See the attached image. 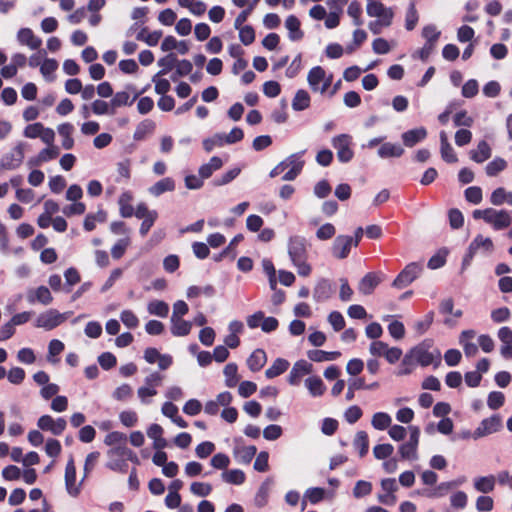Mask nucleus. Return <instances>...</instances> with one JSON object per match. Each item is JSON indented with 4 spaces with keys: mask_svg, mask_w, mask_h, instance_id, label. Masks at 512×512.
Masks as SVG:
<instances>
[{
    "mask_svg": "<svg viewBox=\"0 0 512 512\" xmlns=\"http://www.w3.org/2000/svg\"><path fill=\"white\" fill-rule=\"evenodd\" d=\"M287 252L293 266L299 276L307 277L311 274L312 267L308 263V244L305 237L300 235L290 236L287 243Z\"/></svg>",
    "mask_w": 512,
    "mask_h": 512,
    "instance_id": "1",
    "label": "nucleus"
},
{
    "mask_svg": "<svg viewBox=\"0 0 512 512\" xmlns=\"http://www.w3.org/2000/svg\"><path fill=\"white\" fill-rule=\"evenodd\" d=\"M409 357L422 367L433 364L438 367L441 364V352L434 347L433 340L425 339L421 343L411 348L408 352Z\"/></svg>",
    "mask_w": 512,
    "mask_h": 512,
    "instance_id": "2",
    "label": "nucleus"
},
{
    "mask_svg": "<svg viewBox=\"0 0 512 512\" xmlns=\"http://www.w3.org/2000/svg\"><path fill=\"white\" fill-rule=\"evenodd\" d=\"M307 82L313 92L324 94L332 83V75H327L321 66H315L308 72Z\"/></svg>",
    "mask_w": 512,
    "mask_h": 512,
    "instance_id": "3",
    "label": "nucleus"
},
{
    "mask_svg": "<svg viewBox=\"0 0 512 512\" xmlns=\"http://www.w3.org/2000/svg\"><path fill=\"white\" fill-rule=\"evenodd\" d=\"M494 249V244L491 238L477 235L470 243L467 253L463 258V266L470 264L473 257L477 254L489 255Z\"/></svg>",
    "mask_w": 512,
    "mask_h": 512,
    "instance_id": "4",
    "label": "nucleus"
},
{
    "mask_svg": "<svg viewBox=\"0 0 512 512\" xmlns=\"http://www.w3.org/2000/svg\"><path fill=\"white\" fill-rule=\"evenodd\" d=\"M409 431V440L399 446L398 452L402 459L415 461L418 459L420 429L417 426H410Z\"/></svg>",
    "mask_w": 512,
    "mask_h": 512,
    "instance_id": "5",
    "label": "nucleus"
},
{
    "mask_svg": "<svg viewBox=\"0 0 512 512\" xmlns=\"http://www.w3.org/2000/svg\"><path fill=\"white\" fill-rule=\"evenodd\" d=\"M332 146L337 151V158L341 163H348L354 157L351 149L352 136L349 134H340L332 138Z\"/></svg>",
    "mask_w": 512,
    "mask_h": 512,
    "instance_id": "6",
    "label": "nucleus"
},
{
    "mask_svg": "<svg viewBox=\"0 0 512 512\" xmlns=\"http://www.w3.org/2000/svg\"><path fill=\"white\" fill-rule=\"evenodd\" d=\"M381 492L377 494V501L386 506H394L397 502L396 492L399 489L395 478H384L380 482Z\"/></svg>",
    "mask_w": 512,
    "mask_h": 512,
    "instance_id": "7",
    "label": "nucleus"
},
{
    "mask_svg": "<svg viewBox=\"0 0 512 512\" xmlns=\"http://www.w3.org/2000/svg\"><path fill=\"white\" fill-rule=\"evenodd\" d=\"M422 265L417 262H411L394 279L392 286L397 289H403L410 285L422 272Z\"/></svg>",
    "mask_w": 512,
    "mask_h": 512,
    "instance_id": "8",
    "label": "nucleus"
},
{
    "mask_svg": "<svg viewBox=\"0 0 512 512\" xmlns=\"http://www.w3.org/2000/svg\"><path fill=\"white\" fill-rule=\"evenodd\" d=\"M66 320V314L55 309L41 313L36 319V326L45 330H52Z\"/></svg>",
    "mask_w": 512,
    "mask_h": 512,
    "instance_id": "9",
    "label": "nucleus"
},
{
    "mask_svg": "<svg viewBox=\"0 0 512 512\" xmlns=\"http://www.w3.org/2000/svg\"><path fill=\"white\" fill-rule=\"evenodd\" d=\"M37 426L39 429L49 431L53 435H60L66 429L67 422L62 417L54 419L50 415H42L37 421Z\"/></svg>",
    "mask_w": 512,
    "mask_h": 512,
    "instance_id": "10",
    "label": "nucleus"
},
{
    "mask_svg": "<svg viewBox=\"0 0 512 512\" xmlns=\"http://www.w3.org/2000/svg\"><path fill=\"white\" fill-rule=\"evenodd\" d=\"M367 15L376 19L393 20L394 10L386 7L381 0H366Z\"/></svg>",
    "mask_w": 512,
    "mask_h": 512,
    "instance_id": "11",
    "label": "nucleus"
},
{
    "mask_svg": "<svg viewBox=\"0 0 512 512\" xmlns=\"http://www.w3.org/2000/svg\"><path fill=\"white\" fill-rule=\"evenodd\" d=\"M486 223L490 224L495 230H502L511 225L512 217L505 210L488 208V217Z\"/></svg>",
    "mask_w": 512,
    "mask_h": 512,
    "instance_id": "12",
    "label": "nucleus"
},
{
    "mask_svg": "<svg viewBox=\"0 0 512 512\" xmlns=\"http://www.w3.org/2000/svg\"><path fill=\"white\" fill-rule=\"evenodd\" d=\"M501 427V419L498 416H492L483 419L479 426L475 429L472 437L476 440L487 435L497 432Z\"/></svg>",
    "mask_w": 512,
    "mask_h": 512,
    "instance_id": "13",
    "label": "nucleus"
},
{
    "mask_svg": "<svg viewBox=\"0 0 512 512\" xmlns=\"http://www.w3.org/2000/svg\"><path fill=\"white\" fill-rule=\"evenodd\" d=\"M24 149L25 144L20 142L18 143L10 153L6 154L2 160L1 164L5 169L12 170L18 168L24 159Z\"/></svg>",
    "mask_w": 512,
    "mask_h": 512,
    "instance_id": "14",
    "label": "nucleus"
},
{
    "mask_svg": "<svg viewBox=\"0 0 512 512\" xmlns=\"http://www.w3.org/2000/svg\"><path fill=\"white\" fill-rule=\"evenodd\" d=\"M312 364L305 360L297 361L288 376V382L292 386H297L300 384L301 379L305 375H309L312 372Z\"/></svg>",
    "mask_w": 512,
    "mask_h": 512,
    "instance_id": "15",
    "label": "nucleus"
},
{
    "mask_svg": "<svg viewBox=\"0 0 512 512\" xmlns=\"http://www.w3.org/2000/svg\"><path fill=\"white\" fill-rule=\"evenodd\" d=\"M352 246H354L352 237L339 235L333 242L332 254L337 259H344L349 255Z\"/></svg>",
    "mask_w": 512,
    "mask_h": 512,
    "instance_id": "16",
    "label": "nucleus"
},
{
    "mask_svg": "<svg viewBox=\"0 0 512 512\" xmlns=\"http://www.w3.org/2000/svg\"><path fill=\"white\" fill-rule=\"evenodd\" d=\"M65 485L69 495L75 497L80 492V485L76 484V468L71 457L65 468Z\"/></svg>",
    "mask_w": 512,
    "mask_h": 512,
    "instance_id": "17",
    "label": "nucleus"
},
{
    "mask_svg": "<svg viewBox=\"0 0 512 512\" xmlns=\"http://www.w3.org/2000/svg\"><path fill=\"white\" fill-rule=\"evenodd\" d=\"M381 277L379 273H367L358 283L357 289L363 295H370L380 284Z\"/></svg>",
    "mask_w": 512,
    "mask_h": 512,
    "instance_id": "18",
    "label": "nucleus"
},
{
    "mask_svg": "<svg viewBox=\"0 0 512 512\" xmlns=\"http://www.w3.org/2000/svg\"><path fill=\"white\" fill-rule=\"evenodd\" d=\"M59 149L55 145L48 146L45 149H42L36 157L30 158L27 162L29 167H36L41 165L42 163L51 161L58 157Z\"/></svg>",
    "mask_w": 512,
    "mask_h": 512,
    "instance_id": "19",
    "label": "nucleus"
},
{
    "mask_svg": "<svg viewBox=\"0 0 512 512\" xmlns=\"http://www.w3.org/2000/svg\"><path fill=\"white\" fill-rule=\"evenodd\" d=\"M27 300L31 304L39 302L43 305H49L53 301V297L46 286H39L27 292Z\"/></svg>",
    "mask_w": 512,
    "mask_h": 512,
    "instance_id": "20",
    "label": "nucleus"
},
{
    "mask_svg": "<svg viewBox=\"0 0 512 512\" xmlns=\"http://www.w3.org/2000/svg\"><path fill=\"white\" fill-rule=\"evenodd\" d=\"M17 40L21 45H26L32 50L38 49L42 44V40L30 28H21L17 33Z\"/></svg>",
    "mask_w": 512,
    "mask_h": 512,
    "instance_id": "21",
    "label": "nucleus"
},
{
    "mask_svg": "<svg viewBox=\"0 0 512 512\" xmlns=\"http://www.w3.org/2000/svg\"><path fill=\"white\" fill-rule=\"evenodd\" d=\"M497 336L502 342L501 355L506 359H512V330L509 327H501Z\"/></svg>",
    "mask_w": 512,
    "mask_h": 512,
    "instance_id": "22",
    "label": "nucleus"
},
{
    "mask_svg": "<svg viewBox=\"0 0 512 512\" xmlns=\"http://www.w3.org/2000/svg\"><path fill=\"white\" fill-rule=\"evenodd\" d=\"M427 136V130L424 127L408 130L401 135L403 144L406 147H413L417 143L423 141Z\"/></svg>",
    "mask_w": 512,
    "mask_h": 512,
    "instance_id": "23",
    "label": "nucleus"
},
{
    "mask_svg": "<svg viewBox=\"0 0 512 512\" xmlns=\"http://www.w3.org/2000/svg\"><path fill=\"white\" fill-rule=\"evenodd\" d=\"M175 190V181L171 177L163 178L148 188L149 194L154 197H159L166 192Z\"/></svg>",
    "mask_w": 512,
    "mask_h": 512,
    "instance_id": "24",
    "label": "nucleus"
},
{
    "mask_svg": "<svg viewBox=\"0 0 512 512\" xmlns=\"http://www.w3.org/2000/svg\"><path fill=\"white\" fill-rule=\"evenodd\" d=\"M304 384L312 397H321L326 391V386L319 376H309L305 379Z\"/></svg>",
    "mask_w": 512,
    "mask_h": 512,
    "instance_id": "25",
    "label": "nucleus"
},
{
    "mask_svg": "<svg viewBox=\"0 0 512 512\" xmlns=\"http://www.w3.org/2000/svg\"><path fill=\"white\" fill-rule=\"evenodd\" d=\"M377 154L382 159L398 158L404 154V149L400 144L385 142L382 143Z\"/></svg>",
    "mask_w": 512,
    "mask_h": 512,
    "instance_id": "26",
    "label": "nucleus"
},
{
    "mask_svg": "<svg viewBox=\"0 0 512 512\" xmlns=\"http://www.w3.org/2000/svg\"><path fill=\"white\" fill-rule=\"evenodd\" d=\"M348 0H330V4H337L336 11H331L325 17V26L328 29L336 28L340 22V15L342 13L343 6Z\"/></svg>",
    "mask_w": 512,
    "mask_h": 512,
    "instance_id": "27",
    "label": "nucleus"
},
{
    "mask_svg": "<svg viewBox=\"0 0 512 512\" xmlns=\"http://www.w3.org/2000/svg\"><path fill=\"white\" fill-rule=\"evenodd\" d=\"M223 166V161L218 156H213L208 163L199 167V176L205 180L212 176V174Z\"/></svg>",
    "mask_w": 512,
    "mask_h": 512,
    "instance_id": "28",
    "label": "nucleus"
},
{
    "mask_svg": "<svg viewBox=\"0 0 512 512\" xmlns=\"http://www.w3.org/2000/svg\"><path fill=\"white\" fill-rule=\"evenodd\" d=\"M332 293L333 288L331 283L326 279H322L316 284L313 291V297L317 302H322L329 299Z\"/></svg>",
    "mask_w": 512,
    "mask_h": 512,
    "instance_id": "29",
    "label": "nucleus"
},
{
    "mask_svg": "<svg viewBox=\"0 0 512 512\" xmlns=\"http://www.w3.org/2000/svg\"><path fill=\"white\" fill-rule=\"evenodd\" d=\"M496 477L493 475L476 477L473 486L476 491L487 494L494 490Z\"/></svg>",
    "mask_w": 512,
    "mask_h": 512,
    "instance_id": "30",
    "label": "nucleus"
},
{
    "mask_svg": "<svg viewBox=\"0 0 512 512\" xmlns=\"http://www.w3.org/2000/svg\"><path fill=\"white\" fill-rule=\"evenodd\" d=\"M57 131L63 138L62 147L66 150L72 149L74 147V139L72 138L74 126L71 123H62L57 127Z\"/></svg>",
    "mask_w": 512,
    "mask_h": 512,
    "instance_id": "31",
    "label": "nucleus"
},
{
    "mask_svg": "<svg viewBox=\"0 0 512 512\" xmlns=\"http://www.w3.org/2000/svg\"><path fill=\"white\" fill-rule=\"evenodd\" d=\"M285 27L288 30V37L291 41H298L303 38V32L300 29V21L294 15L287 17Z\"/></svg>",
    "mask_w": 512,
    "mask_h": 512,
    "instance_id": "32",
    "label": "nucleus"
},
{
    "mask_svg": "<svg viewBox=\"0 0 512 512\" xmlns=\"http://www.w3.org/2000/svg\"><path fill=\"white\" fill-rule=\"evenodd\" d=\"M491 157V148L489 144L482 140L478 143L475 150L470 151V158L476 163H483Z\"/></svg>",
    "mask_w": 512,
    "mask_h": 512,
    "instance_id": "33",
    "label": "nucleus"
},
{
    "mask_svg": "<svg viewBox=\"0 0 512 512\" xmlns=\"http://www.w3.org/2000/svg\"><path fill=\"white\" fill-rule=\"evenodd\" d=\"M310 102L311 98L309 93L304 89H299L296 91L292 100V109L297 112L303 111L309 108Z\"/></svg>",
    "mask_w": 512,
    "mask_h": 512,
    "instance_id": "34",
    "label": "nucleus"
},
{
    "mask_svg": "<svg viewBox=\"0 0 512 512\" xmlns=\"http://www.w3.org/2000/svg\"><path fill=\"white\" fill-rule=\"evenodd\" d=\"M266 353L262 349H256L247 359V365L253 372L259 371L266 363Z\"/></svg>",
    "mask_w": 512,
    "mask_h": 512,
    "instance_id": "35",
    "label": "nucleus"
},
{
    "mask_svg": "<svg viewBox=\"0 0 512 512\" xmlns=\"http://www.w3.org/2000/svg\"><path fill=\"white\" fill-rule=\"evenodd\" d=\"M133 196L129 191L123 192L118 200L120 214L124 218H129L134 214V209L132 206Z\"/></svg>",
    "mask_w": 512,
    "mask_h": 512,
    "instance_id": "36",
    "label": "nucleus"
},
{
    "mask_svg": "<svg viewBox=\"0 0 512 512\" xmlns=\"http://www.w3.org/2000/svg\"><path fill=\"white\" fill-rule=\"evenodd\" d=\"M171 333L176 337H183L188 335L192 329V322L180 319H170Z\"/></svg>",
    "mask_w": 512,
    "mask_h": 512,
    "instance_id": "37",
    "label": "nucleus"
},
{
    "mask_svg": "<svg viewBox=\"0 0 512 512\" xmlns=\"http://www.w3.org/2000/svg\"><path fill=\"white\" fill-rule=\"evenodd\" d=\"M155 123L150 119H145L140 122L133 134V138L136 141L144 140L148 135L152 134L155 130Z\"/></svg>",
    "mask_w": 512,
    "mask_h": 512,
    "instance_id": "38",
    "label": "nucleus"
},
{
    "mask_svg": "<svg viewBox=\"0 0 512 512\" xmlns=\"http://www.w3.org/2000/svg\"><path fill=\"white\" fill-rule=\"evenodd\" d=\"M141 93L136 92L133 98H130V94L128 91H119L115 93L111 99L112 106L116 110L122 106H130L133 102L138 98Z\"/></svg>",
    "mask_w": 512,
    "mask_h": 512,
    "instance_id": "39",
    "label": "nucleus"
},
{
    "mask_svg": "<svg viewBox=\"0 0 512 512\" xmlns=\"http://www.w3.org/2000/svg\"><path fill=\"white\" fill-rule=\"evenodd\" d=\"M440 35L441 31L434 24H428L422 28L421 36L425 39V45L435 48Z\"/></svg>",
    "mask_w": 512,
    "mask_h": 512,
    "instance_id": "40",
    "label": "nucleus"
},
{
    "mask_svg": "<svg viewBox=\"0 0 512 512\" xmlns=\"http://www.w3.org/2000/svg\"><path fill=\"white\" fill-rule=\"evenodd\" d=\"M308 358L314 362L333 361L337 359L341 353L338 351L326 352L323 350H310L308 351Z\"/></svg>",
    "mask_w": 512,
    "mask_h": 512,
    "instance_id": "41",
    "label": "nucleus"
},
{
    "mask_svg": "<svg viewBox=\"0 0 512 512\" xmlns=\"http://www.w3.org/2000/svg\"><path fill=\"white\" fill-rule=\"evenodd\" d=\"M490 202L496 206H500L504 203L512 205V192L499 187L492 192Z\"/></svg>",
    "mask_w": 512,
    "mask_h": 512,
    "instance_id": "42",
    "label": "nucleus"
},
{
    "mask_svg": "<svg viewBox=\"0 0 512 512\" xmlns=\"http://www.w3.org/2000/svg\"><path fill=\"white\" fill-rule=\"evenodd\" d=\"M147 311L151 315L165 318L169 313V305L162 300H152L147 304Z\"/></svg>",
    "mask_w": 512,
    "mask_h": 512,
    "instance_id": "43",
    "label": "nucleus"
},
{
    "mask_svg": "<svg viewBox=\"0 0 512 512\" xmlns=\"http://www.w3.org/2000/svg\"><path fill=\"white\" fill-rule=\"evenodd\" d=\"M289 367V362L283 358H277L265 371L267 378L272 379L283 374Z\"/></svg>",
    "mask_w": 512,
    "mask_h": 512,
    "instance_id": "44",
    "label": "nucleus"
},
{
    "mask_svg": "<svg viewBox=\"0 0 512 512\" xmlns=\"http://www.w3.org/2000/svg\"><path fill=\"white\" fill-rule=\"evenodd\" d=\"M91 111L95 115H114L115 109L112 106V102H106L104 100L97 99L91 103Z\"/></svg>",
    "mask_w": 512,
    "mask_h": 512,
    "instance_id": "45",
    "label": "nucleus"
},
{
    "mask_svg": "<svg viewBox=\"0 0 512 512\" xmlns=\"http://www.w3.org/2000/svg\"><path fill=\"white\" fill-rule=\"evenodd\" d=\"M419 21V13L416 9L415 3L412 1L409 3L405 12V28L407 31L415 29Z\"/></svg>",
    "mask_w": 512,
    "mask_h": 512,
    "instance_id": "46",
    "label": "nucleus"
},
{
    "mask_svg": "<svg viewBox=\"0 0 512 512\" xmlns=\"http://www.w3.org/2000/svg\"><path fill=\"white\" fill-rule=\"evenodd\" d=\"M238 367L235 363H228L223 370L225 376V385L229 388H233L237 385L239 377L237 374Z\"/></svg>",
    "mask_w": 512,
    "mask_h": 512,
    "instance_id": "47",
    "label": "nucleus"
},
{
    "mask_svg": "<svg viewBox=\"0 0 512 512\" xmlns=\"http://www.w3.org/2000/svg\"><path fill=\"white\" fill-rule=\"evenodd\" d=\"M302 153L303 152L291 154L285 160H283L285 169L300 173L304 166V161L301 159Z\"/></svg>",
    "mask_w": 512,
    "mask_h": 512,
    "instance_id": "48",
    "label": "nucleus"
},
{
    "mask_svg": "<svg viewBox=\"0 0 512 512\" xmlns=\"http://www.w3.org/2000/svg\"><path fill=\"white\" fill-rule=\"evenodd\" d=\"M392 423L391 416L386 412H377L372 416L371 424L376 430H385Z\"/></svg>",
    "mask_w": 512,
    "mask_h": 512,
    "instance_id": "49",
    "label": "nucleus"
},
{
    "mask_svg": "<svg viewBox=\"0 0 512 512\" xmlns=\"http://www.w3.org/2000/svg\"><path fill=\"white\" fill-rule=\"evenodd\" d=\"M221 478L227 483L241 485L245 481V473L240 469L227 470L221 474Z\"/></svg>",
    "mask_w": 512,
    "mask_h": 512,
    "instance_id": "50",
    "label": "nucleus"
},
{
    "mask_svg": "<svg viewBox=\"0 0 512 512\" xmlns=\"http://www.w3.org/2000/svg\"><path fill=\"white\" fill-rule=\"evenodd\" d=\"M353 446L359 451V455L363 457L367 454L369 448L368 435L365 431H358L355 435Z\"/></svg>",
    "mask_w": 512,
    "mask_h": 512,
    "instance_id": "51",
    "label": "nucleus"
},
{
    "mask_svg": "<svg viewBox=\"0 0 512 512\" xmlns=\"http://www.w3.org/2000/svg\"><path fill=\"white\" fill-rule=\"evenodd\" d=\"M58 68V62L55 59H45L40 66V72L43 77L49 81H54V72Z\"/></svg>",
    "mask_w": 512,
    "mask_h": 512,
    "instance_id": "52",
    "label": "nucleus"
},
{
    "mask_svg": "<svg viewBox=\"0 0 512 512\" xmlns=\"http://www.w3.org/2000/svg\"><path fill=\"white\" fill-rule=\"evenodd\" d=\"M269 493L270 483L269 481H265L261 484L255 495L254 504L259 508L264 507L268 503Z\"/></svg>",
    "mask_w": 512,
    "mask_h": 512,
    "instance_id": "53",
    "label": "nucleus"
},
{
    "mask_svg": "<svg viewBox=\"0 0 512 512\" xmlns=\"http://www.w3.org/2000/svg\"><path fill=\"white\" fill-rule=\"evenodd\" d=\"M506 167V160L501 157H496L486 165L485 171L488 176L493 177L496 176L498 173L502 172L503 170H505Z\"/></svg>",
    "mask_w": 512,
    "mask_h": 512,
    "instance_id": "54",
    "label": "nucleus"
},
{
    "mask_svg": "<svg viewBox=\"0 0 512 512\" xmlns=\"http://www.w3.org/2000/svg\"><path fill=\"white\" fill-rule=\"evenodd\" d=\"M108 454L111 457L112 456L126 457L127 459H129L133 463L139 464V459L136 456V454L132 450L128 449L125 445L117 446V447L112 448L108 452Z\"/></svg>",
    "mask_w": 512,
    "mask_h": 512,
    "instance_id": "55",
    "label": "nucleus"
},
{
    "mask_svg": "<svg viewBox=\"0 0 512 512\" xmlns=\"http://www.w3.org/2000/svg\"><path fill=\"white\" fill-rule=\"evenodd\" d=\"M106 220V213L102 210L98 211L96 214H88L84 219V229L87 231H92L96 227L97 222H104Z\"/></svg>",
    "mask_w": 512,
    "mask_h": 512,
    "instance_id": "56",
    "label": "nucleus"
},
{
    "mask_svg": "<svg viewBox=\"0 0 512 512\" xmlns=\"http://www.w3.org/2000/svg\"><path fill=\"white\" fill-rule=\"evenodd\" d=\"M257 449L255 446L241 447L235 450V457L242 463H249L255 456Z\"/></svg>",
    "mask_w": 512,
    "mask_h": 512,
    "instance_id": "57",
    "label": "nucleus"
},
{
    "mask_svg": "<svg viewBox=\"0 0 512 512\" xmlns=\"http://www.w3.org/2000/svg\"><path fill=\"white\" fill-rule=\"evenodd\" d=\"M176 62L177 58L173 53L159 59L158 65L162 67V69L157 74L166 75L174 66H176Z\"/></svg>",
    "mask_w": 512,
    "mask_h": 512,
    "instance_id": "58",
    "label": "nucleus"
},
{
    "mask_svg": "<svg viewBox=\"0 0 512 512\" xmlns=\"http://www.w3.org/2000/svg\"><path fill=\"white\" fill-rule=\"evenodd\" d=\"M190 491L198 497H206L212 492V486L206 482H193L190 485Z\"/></svg>",
    "mask_w": 512,
    "mask_h": 512,
    "instance_id": "59",
    "label": "nucleus"
},
{
    "mask_svg": "<svg viewBox=\"0 0 512 512\" xmlns=\"http://www.w3.org/2000/svg\"><path fill=\"white\" fill-rule=\"evenodd\" d=\"M157 395V390L153 387L143 385L137 389V396L144 405L151 403V398Z\"/></svg>",
    "mask_w": 512,
    "mask_h": 512,
    "instance_id": "60",
    "label": "nucleus"
},
{
    "mask_svg": "<svg viewBox=\"0 0 512 512\" xmlns=\"http://www.w3.org/2000/svg\"><path fill=\"white\" fill-rule=\"evenodd\" d=\"M126 435L122 432L113 431L106 435L104 443L108 446H122L126 443Z\"/></svg>",
    "mask_w": 512,
    "mask_h": 512,
    "instance_id": "61",
    "label": "nucleus"
},
{
    "mask_svg": "<svg viewBox=\"0 0 512 512\" xmlns=\"http://www.w3.org/2000/svg\"><path fill=\"white\" fill-rule=\"evenodd\" d=\"M132 394V387L129 384H122L113 391L112 397L117 401H126L131 398Z\"/></svg>",
    "mask_w": 512,
    "mask_h": 512,
    "instance_id": "62",
    "label": "nucleus"
},
{
    "mask_svg": "<svg viewBox=\"0 0 512 512\" xmlns=\"http://www.w3.org/2000/svg\"><path fill=\"white\" fill-rule=\"evenodd\" d=\"M347 14L351 18H353L354 25H356V26L362 25V20H361L362 7L359 2L352 1L348 6Z\"/></svg>",
    "mask_w": 512,
    "mask_h": 512,
    "instance_id": "63",
    "label": "nucleus"
},
{
    "mask_svg": "<svg viewBox=\"0 0 512 512\" xmlns=\"http://www.w3.org/2000/svg\"><path fill=\"white\" fill-rule=\"evenodd\" d=\"M225 144L224 134H215L211 138L203 140V148L206 152H211L215 147H221Z\"/></svg>",
    "mask_w": 512,
    "mask_h": 512,
    "instance_id": "64",
    "label": "nucleus"
}]
</instances>
